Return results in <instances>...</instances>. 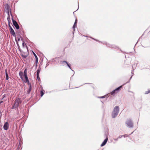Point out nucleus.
<instances>
[{
    "label": "nucleus",
    "mask_w": 150,
    "mask_h": 150,
    "mask_svg": "<svg viewBox=\"0 0 150 150\" xmlns=\"http://www.w3.org/2000/svg\"><path fill=\"white\" fill-rule=\"evenodd\" d=\"M108 140V138H107L106 139H105L104 141L101 144V146H104L106 144V143Z\"/></svg>",
    "instance_id": "12"
},
{
    "label": "nucleus",
    "mask_w": 150,
    "mask_h": 150,
    "mask_svg": "<svg viewBox=\"0 0 150 150\" xmlns=\"http://www.w3.org/2000/svg\"><path fill=\"white\" fill-rule=\"evenodd\" d=\"M3 128L4 129L7 130L8 128V122H6L4 124Z\"/></svg>",
    "instance_id": "8"
},
{
    "label": "nucleus",
    "mask_w": 150,
    "mask_h": 150,
    "mask_svg": "<svg viewBox=\"0 0 150 150\" xmlns=\"http://www.w3.org/2000/svg\"><path fill=\"white\" fill-rule=\"evenodd\" d=\"M76 25L74 24L73 26V28L74 29V30H75V28L76 27Z\"/></svg>",
    "instance_id": "21"
},
{
    "label": "nucleus",
    "mask_w": 150,
    "mask_h": 150,
    "mask_svg": "<svg viewBox=\"0 0 150 150\" xmlns=\"http://www.w3.org/2000/svg\"><path fill=\"white\" fill-rule=\"evenodd\" d=\"M44 90L43 89H41V90L40 91V95L42 97V96L44 94Z\"/></svg>",
    "instance_id": "14"
},
{
    "label": "nucleus",
    "mask_w": 150,
    "mask_h": 150,
    "mask_svg": "<svg viewBox=\"0 0 150 150\" xmlns=\"http://www.w3.org/2000/svg\"><path fill=\"white\" fill-rule=\"evenodd\" d=\"M31 85H30V86L29 88V89H28V90L27 91L28 93V94L29 93H30V91H31Z\"/></svg>",
    "instance_id": "16"
},
{
    "label": "nucleus",
    "mask_w": 150,
    "mask_h": 150,
    "mask_svg": "<svg viewBox=\"0 0 150 150\" xmlns=\"http://www.w3.org/2000/svg\"><path fill=\"white\" fill-rule=\"evenodd\" d=\"M37 76L38 80L39 81H40V77H39V75Z\"/></svg>",
    "instance_id": "22"
},
{
    "label": "nucleus",
    "mask_w": 150,
    "mask_h": 150,
    "mask_svg": "<svg viewBox=\"0 0 150 150\" xmlns=\"http://www.w3.org/2000/svg\"><path fill=\"white\" fill-rule=\"evenodd\" d=\"M122 87V86H121L120 87L117 88L116 89H115V90L112 91V92H111L110 93L111 95L112 96L114 95L115 94L117 93L118 92L119 90Z\"/></svg>",
    "instance_id": "3"
},
{
    "label": "nucleus",
    "mask_w": 150,
    "mask_h": 150,
    "mask_svg": "<svg viewBox=\"0 0 150 150\" xmlns=\"http://www.w3.org/2000/svg\"><path fill=\"white\" fill-rule=\"evenodd\" d=\"M104 97V96H103V97H100V98H103Z\"/></svg>",
    "instance_id": "28"
},
{
    "label": "nucleus",
    "mask_w": 150,
    "mask_h": 150,
    "mask_svg": "<svg viewBox=\"0 0 150 150\" xmlns=\"http://www.w3.org/2000/svg\"><path fill=\"white\" fill-rule=\"evenodd\" d=\"M61 62H65V63H66L67 64V65L68 66V67L70 69H71V67L69 65L68 63L67 62V61H61Z\"/></svg>",
    "instance_id": "15"
},
{
    "label": "nucleus",
    "mask_w": 150,
    "mask_h": 150,
    "mask_svg": "<svg viewBox=\"0 0 150 150\" xmlns=\"http://www.w3.org/2000/svg\"><path fill=\"white\" fill-rule=\"evenodd\" d=\"M8 25H9V27H11V26H10L9 23Z\"/></svg>",
    "instance_id": "26"
},
{
    "label": "nucleus",
    "mask_w": 150,
    "mask_h": 150,
    "mask_svg": "<svg viewBox=\"0 0 150 150\" xmlns=\"http://www.w3.org/2000/svg\"><path fill=\"white\" fill-rule=\"evenodd\" d=\"M150 92V90H148V91L145 92V94H147Z\"/></svg>",
    "instance_id": "20"
},
{
    "label": "nucleus",
    "mask_w": 150,
    "mask_h": 150,
    "mask_svg": "<svg viewBox=\"0 0 150 150\" xmlns=\"http://www.w3.org/2000/svg\"><path fill=\"white\" fill-rule=\"evenodd\" d=\"M24 42H23V45L24 46Z\"/></svg>",
    "instance_id": "25"
},
{
    "label": "nucleus",
    "mask_w": 150,
    "mask_h": 150,
    "mask_svg": "<svg viewBox=\"0 0 150 150\" xmlns=\"http://www.w3.org/2000/svg\"><path fill=\"white\" fill-rule=\"evenodd\" d=\"M10 32L11 34L13 36H15V32L13 30L12 28L11 27H10Z\"/></svg>",
    "instance_id": "11"
},
{
    "label": "nucleus",
    "mask_w": 150,
    "mask_h": 150,
    "mask_svg": "<svg viewBox=\"0 0 150 150\" xmlns=\"http://www.w3.org/2000/svg\"><path fill=\"white\" fill-rule=\"evenodd\" d=\"M64 62H61L60 63H61L62 64H63Z\"/></svg>",
    "instance_id": "27"
},
{
    "label": "nucleus",
    "mask_w": 150,
    "mask_h": 150,
    "mask_svg": "<svg viewBox=\"0 0 150 150\" xmlns=\"http://www.w3.org/2000/svg\"><path fill=\"white\" fill-rule=\"evenodd\" d=\"M40 71V69H38L37 70V76L39 75Z\"/></svg>",
    "instance_id": "19"
},
{
    "label": "nucleus",
    "mask_w": 150,
    "mask_h": 150,
    "mask_svg": "<svg viewBox=\"0 0 150 150\" xmlns=\"http://www.w3.org/2000/svg\"><path fill=\"white\" fill-rule=\"evenodd\" d=\"M8 16L7 17V20L8 21V22H9V21H10V17L9 15V12H8Z\"/></svg>",
    "instance_id": "18"
},
{
    "label": "nucleus",
    "mask_w": 150,
    "mask_h": 150,
    "mask_svg": "<svg viewBox=\"0 0 150 150\" xmlns=\"http://www.w3.org/2000/svg\"><path fill=\"white\" fill-rule=\"evenodd\" d=\"M126 124L129 127H132L133 126L132 122L130 120H127Z\"/></svg>",
    "instance_id": "7"
},
{
    "label": "nucleus",
    "mask_w": 150,
    "mask_h": 150,
    "mask_svg": "<svg viewBox=\"0 0 150 150\" xmlns=\"http://www.w3.org/2000/svg\"><path fill=\"white\" fill-rule=\"evenodd\" d=\"M21 99L20 98H16L14 102V104L13 106V108H16L18 107L19 104L21 103Z\"/></svg>",
    "instance_id": "2"
},
{
    "label": "nucleus",
    "mask_w": 150,
    "mask_h": 150,
    "mask_svg": "<svg viewBox=\"0 0 150 150\" xmlns=\"http://www.w3.org/2000/svg\"><path fill=\"white\" fill-rule=\"evenodd\" d=\"M24 76L25 78V81L26 82H29V80L27 76V69H26L24 71Z\"/></svg>",
    "instance_id": "4"
},
{
    "label": "nucleus",
    "mask_w": 150,
    "mask_h": 150,
    "mask_svg": "<svg viewBox=\"0 0 150 150\" xmlns=\"http://www.w3.org/2000/svg\"><path fill=\"white\" fill-rule=\"evenodd\" d=\"M77 22V19H76V20H75V21L74 24L76 25Z\"/></svg>",
    "instance_id": "23"
},
{
    "label": "nucleus",
    "mask_w": 150,
    "mask_h": 150,
    "mask_svg": "<svg viewBox=\"0 0 150 150\" xmlns=\"http://www.w3.org/2000/svg\"><path fill=\"white\" fill-rule=\"evenodd\" d=\"M128 137V135L127 134H125L124 135H120L117 138V139H120L121 138L123 137Z\"/></svg>",
    "instance_id": "13"
},
{
    "label": "nucleus",
    "mask_w": 150,
    "mask_h": 150,
    "mask_svg": "<svg viewBox=\"0 0 150 150\" xmlns=\"http://www.w3.org/2000/svg\"><path fill=\"white\" fill-rule=\"evenodd\" d=\"M22 56L24 58H26L27 57V55H22Z\"/></svg>",
    "instance_id": "24"
},
{
    "label": "nucleus",
    "mask_w": 150,
    "mask_h": 150,
    "mask_svg": "<svg viewBox=\"0 0 150 150\" xmlns=\"http://www.w3.org/2000/svg\"><path fill=\"white\" fill-rule=\"evenodd\" d=\"M19 75L21 78V79L23 80V81L25 82H27L25 81V78L24 79L23 77L24 76V74L22 71H20L19 72Z\"/></svg>",
    "instance_id": "6"
},
{
    "label": "nucleus",
    "mask_w": 150,
    "mask_h": 150,
    "mask_svg": "<svg viewBox=\"0 0 150 150\" xmlns=\"http://www.w3.org/2000/svg\"><path fill=\"white\" fill-rule=\"evenodd\" d=\"M119 111V108L118 106H115L114 109L112 113V117L113 118L115 117L117 115Z\"/></svg>",
    "instance_id": "1"
},
{
    "label": "nucleus",
    "mask_w": 150,
    "mask_h": 150,
    "mask_svg": "<svg viewBox=\"0 0 150 150\" xmlns=\"http://www.w3.org/2000/svg\"><path fill=\"white\" fill-rule=\"evenodd\" d=\"M6 80H8V75L7 72L6 70Z\"/></svg>",
    "instance_id": "17"
},
{
    "label": "nucleus",
    "mask_w": 150,
    "mask_h": 150,
    "mask_svg": "<svg viewBox=\"0 0 150 150\" xmlns=\"http://www.w3.org/2000/svg\"><path fill=\"white\" fill-rule=\"evenodd\" d=\"M13 23L14 26L17 29H18L19 28V26L17 22L14 20L13 18L12 19Z\"/></svg>",
    "instance_id": "5"
},
{
    "label": "nucleus",
    "mask_w": 150,
    "mask_h": 150,
    "mask_svg": "<svg viewBox=\"0 0 150 150\" xmlns=\"http://www.w3.org/2000/svg\"><path fill=\"white\" fill-rule=\"evenodd\" d=\"M33 54L35 56V64H36V66L37 67V66L38 62V58L35 54L33 52Z\"/></svg>",
    "instance_id": "9"
},
{
    "label": "nucleus",
    "mask_w": 150,
    "mask_h": 150,
    "mask_svg": "<svg viewBox=\"0 0 150 150\" xmlns=\"http://www.w3.org/2000/svg\"><path fill=\"white\" fill-rule=\"evenodd\" d=\"M7 96V95L5 94L3 96V98L2 99V100L0 102V104H1L2 103H3L4 101H5L6 100V99L4 98L6 97Z\"/></svg>",
    "instance_id": "10"
}]
</instances>
